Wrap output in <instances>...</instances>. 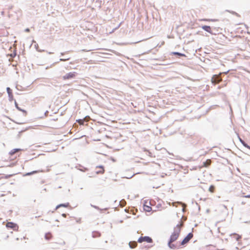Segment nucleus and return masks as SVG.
Instances as JSON below:
<instances>
[{"instance_id": "26", "label": "nucleus", "mask_w": 250, "mask_h": 250, "mask_svg": "<svg viewBox=\"0 0 250 250\" xmlns=\"http://www.w3.org/2000/svg\"><path fill=\"white\" fill-rule=\"evenodd\" d=\"M174 54L180 55V54H179V53H174Z\"/></svg>"}, {"instance_id": "22", "label": "nucleus", "mask_w": 250, "mask_h": 250, "mask_svg": "<svg viewBox=\"0 0 250 250\" xmlns=\"http://www.w3.org/2000/svg\"><path fill=\"white\" fill-rule=\"evenodd\" d=\"M201 21H211L212 20H209V19H203V20H201Z\"/></svg>"}, {"instance_id": "5", "label": "nucleus", "mask_w": 250, "mask_h": 250, "mask_svg": "<svg viewBox=\"0 0 250 250\" xmlns=\"http://www.w3.org/2000/svg\"><path fill=\"white\" fill-rule=\"evenodd\" d=\"M222 81V79L221 78L220 75H213L211 78V82L214 84L219 83Z\"/></svg>"}, {"instance_id": "11", "label": "nucleus", "mask_w": 250, "mask_h": 250, "mask_svg": "<svg viewBox=\"0 0 250 250\" xmlns=\"http://www.w3.org/2000/svg\"><path fill=\"white\" fill-rule=\"evenodd\" d=\"M202 28L206 31L211 33V28L209 26L204 25L202 26Z\"/></svg>"}, {"instance_id": "20", "label": "nucleus", "mask_w": 250, "mask_h": 250, "mask_svg": "<svg viewBox=\"0 0 250 250\" xmlns=\"http://www.w3.org/2000/svg\"><path fill=\"white\" fill-rule=\"evenodd\" d=\"M76 220V221L78 223H81V219L80 218L79 219H75Z\"/></svg>"}, {"instance_id": "16", "label": "nucleus", "mask_w": 250, "mask_h": 250, "mask_svg": "<svg viewBox=\"0 0 250 250\" xmlns=\"http://www.w3.org/2000/svg\"><path fill=\"white\" fill-rule=\"evenodd\" d=\"M85 121V119H79L77 120V122L80 125H83L84 124V122Z\"/></svg>"}, {"instance_id": "24", "label": "nucleus", "mask_w": 250, "mask_h": 250, "mask_svg": "<svg viewBox=\"0 0 250 250\" xmlns=\"http://www.w3.org/2000/svg\"><path fill=\"white\" fill-rule=\"evenodd\" d=\"M69 59H66L65 60H62V59H61V61H66V60H68Z\"/></svg>"}, {"instance_id": "21", "label": "nucleus", "mask_w": 250, "mask_h": 250, "mask_svg": "<svg viewBox=\"0 0 250 250\" xmlns=\"http://www.w3.org/2000/svg\"><path fill=\"white\" fill-rule=\"evenodd\" d=\"M172 242V237L170 238V240H169V241L168 242V245L171 248V246H170V244Z\"/></svg>"}, {"instance_id": "3", "label": "nucleus", "mask_w": 250, "mask_h": 250, "mask_svg": "<svg viewBox=\"0 0 250 250\" xmlns=\"http://www.w3.org/2000/svg\"><path fill=\"white\" fill-rule=\"evenodd\" d=\"M21 150L22 149L20 148L13 149L9 152V155L10 157L12 158L13 157L16 158L17 157L20 156V155H18L17 153Z\"/></svg>"}, {"instance_id": "19", "label": "nucleus", "mask_w": 250, "mask_h": 250, "mask_svg": "<svg viewBox=\"0 0 250 250\" xmlns=\"http://www.w3.org/2000/svg\"><path fill=\"white\" fill-rule=\"evenodd\" d=\"M39 171H37V170H35V171H33L31 172H28V173H27L25 175H30L31 174H35V173H38Z\"/></svg>"}, {"instance_id": "13", "label": "nucleus", "mask_w": 250, "mask_h": 250, "mask_svg": "<svg viewBox=\"0 0 250 250\" xmlns=\"http://www.w3.org/2000/svg\"><path fill=\"white\" fill-rule=\"evenodd\" d=\"M52 237L53 235L50 232H47L45 234V238L47 240H50Z\"/></svg>"}, {"instance_id": "2", "label": "nucleus", "mask_w": 250, "mask_h": 250, "mask_svg": "<svg viewBox=\"0 0 250 250\" xmlns=\"http://www.w3.org/2000/svg\"><path fill=\"white\" fill-rule=\"evenodd\" d=\"M76 75L77 73L76 72H70L63 76L62 79L63 80H70L75 78Z\"/></svg>"}, {"instance_id": "27", "label": "nucleus", "mask_w": 250, "mask_h": 250, "mask_svg": "<svg viewBox=\"0 0 250 250\" xmlns=\"http://www.w3.org/2000/svg\"><path fill=\"white\" fill-rule=\"evenodd\" d=\"M172 206H175V203H173Z\"/></svg>"}, {"instance_id": "1", "label": "nucleus", "mask_w": 250, "mask_h": 250, "mask_svg": "<svg viewBox=\"0 0 250 250\" xmlns=\"http://www.w3.org/2000/svg\"><path fill=\"white\" fill-rule=\"evenodd\" d=\"M183 226V222H181L180 224L177 225V226L174 228V234H173V241L175 240H176L178 237L179 234L181 231V228Z\"/></svg>"}, {"instance_id": "25", "label": "nucleus", "mask_w": 250, "mask_h": 250, "mask_svg": "<svg viewBox=\"0 0 250 250\" xmlns=\"http://www.w3.org/2000/svg\"><path fill=\"white\" fill-rule=\"evenodd\" d=\"M16 106H17V108H18L19 110H21L19 108V107H18L17 106V104H16Z\"/></svg>"}, {"instance_id": "8", "label": "nucleus", "mask_w": 250, "mask_h": 250, "mask_svg": "<svg viewBox=\"0 0 250 250\" xmlns=\"http://www.w3.org/2000/svg\"><path fill=\"white\" fill-rule=\"evenodd\" d=\"M97 170L96 173L97 174H103L104 172V169L103 166H98L96 167Z\"/></svg>"}, {"instance_id": "4", "label": "nucleus", "mask_w": 250, "mask_h": 250, "mask_svg": "<svg viewBox=\"0 0 250 250\" xmlns=\"http://www.w3.org/2000/svg\"><path fill=\"white\" fill-rule=\"evenodd\" d=\"M138 242L139 243L146 242L147 243H150L152 242V239L148 236L141 237L138 239Z\"/></svg>"}, {"instance_id": "23", "label": "nucleus", "mask_w": 250, "mask_h": 250, "mask_svg": "<svg viewBox=\"0 0 250 250\" xmlns=\"http://www.w3.org/2000/svg\"><path fill=\"white\" fill-rule=\"evenodd\" d=\"M245 198H250V195H245L244 196Z\"/></svg>"}, {"instance_id": "12", "label": "nucleus", "mask_w": 250, "mask_h": 250, "mask_svg": "<svg viewBox=\"0 0 250 250\" xmlns=\"http://www.w3.org/2000/svg\"><path fill=\"white\" fill-rule=\"evenodd\" d=\"M69 206V203H64V204H60L59 205H58L57 207H56V209L60 208V207H64V208H67Z\"/></svg>"}, {"instance_id": "15", "label": "nucleus", "mask_w": 250, "mask_h": 250, "mask_svg": "<svg viewBox=\"0 0 250 250\" xmlns=\"http://www.w3.org/2000/svg\"><path fill=\"white\" fill-rule=\"evenodd\" d=\"M215 188L214 186L213 185H211L209 187V189H208V190L209 191V192H210L211 193H213L215 191Z\"/></svg>"}, {"instance_id": "17", "label": "nucleus", "mask_w": 250, "mask_h": 250, "mask_svg": "<svg viewBox=\"0 0 250 250\" xmlns=\"http://www.w3.org/2000/svg\"><path fill=\"white\" fill-rule=\"evenodd\" d=\"M144 209L146 211H150L151 210V208L149 207V206H148L145 205L144 206Z\"/></svg>"}, {"instance_id": "7", "label": "nucleus", "mask_w": 250, "mask_h": 250, "mask_svg": "<svg viewBox=\"0 0 250 250\" xmlns=\"http://www.w3.org/2000/svg\"><path fill=\"white\" fill-rule=\"evenodd\" d=\"M6 227L8 228L12 229L14 230H17L18 229V226L13 222H8L6 224Z\"/></svg>"}, {"instance_id": "18", "label": "nucleus", "mask_w": 250, "mask_h": 250, "mask_svg": "<svg viewBox=\"0 0 250 250\" xmlns=\"http://www.w3.org/2000/svg\"><path fill=\"white\" fill-rule=\"evenodd\" d=\"M240 142L242 143V144L243 145V146H245L246 147H247L248 148H250V146L247 144H246L244 141H243L242 139H240Z\"/></svg>"}, {"instance_id": "10", "label": "nucleus", "mask_w": 250, "mask_h": 250, "mask_svg": "<svg viewBox=\"0 0 250 250\" xmlns=\"http://www.w3.org/2000/svg\"><path fill=\"white\" fill-rule=\"evenodd\" d=\"M6 90L10 99H12L13 98V95L12 90L10 89V87H7L6 88Z\"/></svg>"}, {"instance_id": "6", "label": "nucleus", "mask_w": 250, "mask_h": 250, "mask_svg": "<svg viewBox=\"0 0 250 250\" xmlns=\"http://www.w3.org/2000/svg\"><path fill=\"white\" fill-rule=\"evenodd\" d=\"M193 234L191 233H189L188 235L184 238V239L182 241L181 245H184L188 243L189 241L193 237Z\"/></svg>"}, {"instance_id": "9", "label": "nucleus", "mask_w": 250, "mask_h": 250, "mask_svg": "<svg viewBox=\"0 0 250 250\" xmlns=\"http://www.w3.org/2000/svg\"><path fill=\"white\" fill-rule=\"evenodd\" d=\"M211 164V161L210 159H208L206 160V162H204L203 163V165L201 166L200 167V168H202L204 167H209Z\"/></svg>"}, {"instance_id": "14", "label": "nucleus", "mask_w": 250, "mask_h": 250, "mask_svg": "<svg viewBox=\"0 0 250 250\" xmlns=\"http://www.w3.org/2000/svg\"><path fill=\"white\" fill-rule=\"evenodd\" d=\"M129 246L131 248L133 249L137 247V243L135 241L130 242L129 243Z\"/></svg>"}]
</instances>
